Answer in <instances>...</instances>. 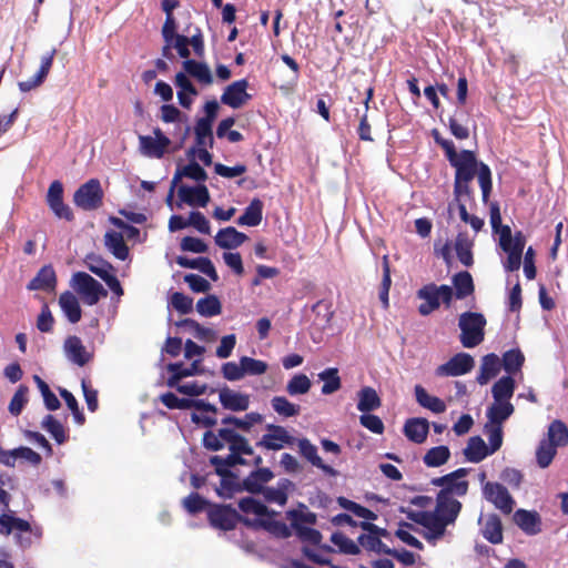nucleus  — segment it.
<instances>
[{
    "label": "nucleus",
    "mask_w": 568,
    "mask_h": 568,
    "mask_svg": "<svg viewBox=\"0 0 568 568\" xmlns=\"http://www.w3.org/2000/svg\"><path fill=\"white\" fill-rule=\"evenodd\" d=\"M273 477L274 474L270 468H257L243 479L242 487L251 494H260L265 488L264 484L268 483Z\"/></svg>",
    "instance_id": "bb28decb"
},
{
    "label": "nucleus",
    "mask_w": 568,
    "mask_h": 568,
    "mask_svg": "<svg viewBox=\"0 0 568 568\" xmlns=\"http://www.w3.org/2000/svg\"><path fill=\"white\" fill-rule=\"evenodd\" d=\"M415 396L417 403L422 407L427 408L433 413L440 414L446 410L445 402L439 397L429 395L427 390L420 385L415 386Z\"/></svg>",
    "instance_id": "a19ab883"
},
{
    "label": "nucleus",
    "mask_w": 568,
    "mask_h": 568,
    "mask_svg": "<svg viewBox=\"0 0 568 568\" xmlns=\"http://www.w3.org/2000/svg\"><path fill=\"white\" fill-rule=\"evenodd\" d=\"M57 287V274L52 265L42 266L36 276L28 283L29 291H44L51 293Z\"/></svg>",
    "instance_id": "aec40b11"
},
{
    "label": "nucleus",
    "mask_w": 568,
    "mask_h": 568,
    "mask_svg": "<svg viewBox=\"0 0 568 568\" xmlns=\"http://www.w3.org/2000/svg\"><path fill=\"white\" fill-rule=\"evenodd\" d=\"M247 235L237 231L233 226L220 230L215 236V243L221 248H236L247 241Z\"/></svg>",
    "instance_id": "7c9ffc66"
},
{
    "label": "nucleus",
    "mask_w": 568,
    "mask_h": 568,
    "mask_svg": "<svg viewBox=\"0 0 568 568\" xmlns=\"http://www.w3.org/2000/svg\"><path fill=\"white\" fill-rule=\"evenodd\" d=\"M486 317L477 312H464L459 315V341L466 348H474L485 338Z\"/></svg>",
    "instance_id": "39448f33"
},
{
    "label": "nucleus",
    "mask_w": 568,
    "mask_h": 568,
    "mask_svg": "<svg viewBox=\"0 0 568 568\" xmlns=\"http://www.w3.org/2000/svg\"><path fill=\"white\" fill-rule=\"evenodd\" d=\"M154 136L140 135L139 146L143 155L148 158L162 159L171 145V140L160 128L153 129Z\"/></svg>",
    "instance_id": "9b49d317"
},
{
    "label": "nucleus",
    "mask_w": 568,
    "mask_h": 568,
    "mask_svg": "<svg viewBox=\"0 0 568 568\" xmlns=\"http://www.w3.org/2000/svg\"><path fill=\"white\" fill-rule=\"evenodd\" d=\"M513 520L526 535L534 536L541 531V518L535 510L518 509Z\"/></svg>",
    "instance_id": "6ab92c4d"
},
{
    "label": "nucleus",
    "mask_w": 568,
    "mask_h": 568,
    "mask_svg": "<svg viewBox=\"0 0 568 568\" xmlns=\"http://www.w3.org/2000/svg\"><path fill=\"white\" fill-rule=\"evenodd\" d=\"M220 402L225 409L233 412H244L250 406V397L246 394H241L224 387L220 390Z\"/></svg>",
    "instance_id": "a878e982"
},
{
    "label": "nucleus",
    "mask_w": 568,
    "mask_h": 568,
    "mask_svg": "<svg viewBox=\"0 0 568 568\" xmlns=\"http://www.w3.org/2000/svg\"><path fill=\"white\" fill-rule=\"evenodd\" d=\"M515 408L510 402H495L487 408L486 416L487 424L503 426L514 413Z\"/></svg>",
    "instance_id": "c9c22d12"
},
{
    "label": "nucleus",
    "mask_w": 568,
    "mask_h": 568,
    "mask_svg": "<svg viewBox=\"0 0 568 568\" xmlns=\"http://www.w3.org/2000/svg\"><path fill=\"white\" fill-rule=\"evenodd\" d=\"M41 426L59 445L65 443L69 438L68 430L53 415H47Z\"/></svg>",
    "instance_id": "8fccbe9b"
},
{
    "label": "nucleus",
    "mask_w": 568,
    "mask_h": 568,
    "mask_svg": "<svg viewBox=\"0 0 568 568\" xmlns=\"http://www.w3.org/2000/svg\"><path fill=\"white\" fill-rule=\"evenodd\" d=\"M246 517L241 516L231 505L212 504L207 509L210 525L223 531L233 530L239 523L244 524Z\"/></svg>",
    "instance_id": "1a4fd4ad"
},
{
    "label": "nucleus",
    "mask_w": 568,
    "mask_h": 568,
    "mask_svg": "<svg viewBox=\"0 0 568 568\" xmlns=\"http://www.w3.org/2000/svg\"><path fill=\"white\" fill-rule=\"evenodd\" d=\"M462 508L463 505L457 498L447 497L444 494L436 495V506L432 513L437 518L440 538L445 535L447 526L455 524Z\"/></svg>",
    "instance_id": "0eeeda50"
},
{
    "label": "nucleus",
    "mask_w": 568,
    "mask_h": 568,
    "mask_svg": "<svg viewBox=\"0 0 568 568\" xmlns=\"http://www.w3.org/2000/svg\"><path fill=\"white\" fill-rule=\"evenodd\" d=\"M318 378L324 382L322 386V394L331 395L342 387V381L338 374V368L329 367L318 374Z\"/></svg>",
    "instance_id": "09e8293b"
},
{
    "label": "nucleus",
    "mask_w": 568,
    "mask_h": 568,
    "mask_svg": "<svg viewBox=\"0 0 568 568\" xmlns=\"http://www.w3.org/2000/svg\"><path fill=\"white\" fill-rule=\"evenodd\" d=\"M182 505L185 510L192 515L199 514L203 510H206L212 506L204 497H202L197 493H191L182 500Z\"/></svg>",
    "instance_id": "69168bd1"
},
{
    "label": "nucleus",
    "mask_w": 568,
    "mask_h": 568,
    "mask_svg": "<svg viewBox=\"0 0 568 568\" xmlns=\"http://www.w3.org/2000/svg\"><path fill=\"white\" fill-rule=\"evenodd\" d=\"M242 366L243 376L245 375H263L267 371V364L264 361L255 359L248 356H242L240 358Z\"/></svg>",
    "instance_id": "338daca9"
},
{
    "label": "nucleus",
    "mask_w": 568,
    "mask_h": 568,
    "mask_svg": "<svg viewBox=\"0 0 568 568\" xmlns=\"http://www.w3.org/2000/svg\"><path fill=\"white\" fill-rule=\"evenodd\" d=\"M331 541L337 546L343 554L358 555L361 552L359 546L339 531L332 534Z\"/></svg>",
    "instance_id": "774afa93"
},
{
    "label": "nucleus",
    "mask_w": 568,
    "mask_h": 568,
    "mask_svg": "<svg viewBox=\"0 0 568 568\" xmlns=\"http://www.w3.org/2000/svg\"><path fill=\"white\" fill-rule=\"evenodd\" d=\"M247 88L248 81L246 79L232 82L224 89L221 95V102L232 109L242 108L252 99V95L247 93Z\"/></svg>",
    "instance_id": "4468645a"
},
{
    "label": "nucleus",
    "mask_w": 568,
    "mask_h": 568,
    "mask_svg": "<svg viewBox=\"0 0 568 568\" xmlns=\"http://www.w3.org/2000/svg\"><path fill=\"white\" fill-rule=\"evenodd\" d=\"M469 468H458L449 474L440 477H435L430 480L433 486L439 487L437 494L447 497L459 498L467 495L469 489V481L465 477L469 474Z\"/></svg>",
    "instance_id": "423d86ee"
},
{
    "label": "nucleus",
    "mask_w": 568,
    "mask_h": 568,
    "mask_svg": "<svg viewBox=\"0 0 568 568\" xmlns=\"http://www.w3.org/2000/svg\"><path fill=\"white\" fill-rule=\"evenodd\" d=\"M181 202L187 205L205 207L210 201V193L204 184L196 186L181 185L178 191Z\"/></svg>",
    "instance_id": "412c9836"
},
{
    "label": "nucleus",
    "mask_w": 568,
    "mask_h": 568,
    "mask_svg": "<svg viewBox=\"0 0 568 568\" xmlns=\"http://www.w3.org/2000/svg\"><path fill=\"white\" fill-rule=\"evenodd\" d=\"M239 508L244 514H253L258 517L274 516L275 511L270 510L263 503L253 497H244L239 501Z\"/></svg>",
    "instance_id": "864d4df0"
},
{
    "label": "nucleus",
    "mask_w": 568,
    "mask_h": 568,
    "mask_svg": "<svg viewBox=\"0 0 568 568\" xmlns=\"http://www.w3.org/2000/svg\"><path fill=\"white\" fill-rule=\"evenodd\" d=\"M547 436L548 438L546 440L554 444L556 447L568 445V427L560 419H555L550 423Z\"/></svg>",
    "instance_id": "de8ad7c7"
},
{
    "label": "nucleus",
    "mask_w": 568,
    "mask_h": 568,
    "mask_svg": "<svg viewBox=\"0 0 568 568\" xmlns=\"http://www.w3.org/2000/svg\"><path fill=\"white\" fill-rule=\"evenodd\" d=\"M475 366L474 357L468 353H457L446 363L436 368V375L439 377L460 376L469 373Z\"/></svg>",
    "instance_id": "f8f14e48"
},
{
    "label": "nucleus",
    "mask_w": 568,
    "mask_h": 568,
    "mask_svg": "<svg viewBox=\"0 0 568 568\" xmlns=\"http://www.w3.org/2000/svg\"><path fill=\"white\" fill-rule=\"evenodd\" d=\"M271 405L275 413L285 418L297 416L301 413V406L290 402L285 396H274Z\"/></svg>",
    "instance_id": "5fc2aeb1"
},
{
    "label": "nucleus",
    "mask_w": 568,
    "mask_h": 568,
    "mask_svg": "<svg viewBox=\"0 0 568 568\" xmlns=\"http://www.w3.org/2000/svg\"><path fill=\"white\" fill-rule=\"evenodd\" d=\"M33 381L36 382L39 390L41 392L45 407L49 410L59 409L61 403L55 396V394L50 389L49 385L38 375L33 376Z\"/></svg>",
    "instance_id": "0e129e2a"
},
{
    "label": "nucleus",
    "mask_w": 568,
    "mask_h": 568,
    "mask_svg": "<svg viewBox=\"0 0 568 568\" xmlns=\"http://www.w3.org/2000/svg\"><path fill=\"white\" fill-rule=\"evenodd\" d=\"M183 69L187 74L195 78L201 84L210 85L213 83V75L209 65L195 60H185Z\"/></svg>",
    "instance_id": "ea45409f"
},
{
    "label": "nucleus",
    "mask_w": 568,
    "mask_h": 568,
    "mask_svg": "<svg viewBox=\"0 0 568 568\" xmlns=\"http://www.w3.org/2000/svg\"><path fill=\"white\" fill-rule=\"evenodd\" d=\"M449 458V448L445 445H440L427 450L423 457V462L427 467H439L446 464Z\"/></svg>",
    "instance_id": "603ef678"
},
{
    "label": "nucleus",
    "mask_w": 568,
    "mask_h": 568,
    "mask_svg": "<svg viewBox=\"0 0 568 568\" xmlns=\"http://www.w3.org/2000/svg\"><path fill=\"white\" fill-rule=\"evenodd\" d=\"M229 444L230 452L239 455H253V448L248 440L231 427H222L217 432L207 430L203 435V445L206 449L217 452Z\"/></svg>",
    "instance_id": "7ed1b4c3"
},
{
    "label": "nucleus",
    "mask_w": 568,
    "mask_h": 568,
    "mask_svg": "<svg viewBox=\"0 0 568 568\" xmlns=\"http://www.w3.org/2000/svg\"><path fill=\"white\" fill-rule=\"evenodd\" d=\"M182 178H189L194 181L203 182L207 179L205 170L195 161H191L182 169H178L172 179L173 186H176Z\"/></svg>",
    "instance_id": "a18cd8bd"
},
{
    "label": "nucleus",
    "mask_w": 568,
    "mask_h": 568,
    "mask_svg": "<svg viewBox=\"0 0 568 568\" xmlns=\"http://www.w3.org/2000/svg\"><path fill=\"white\" fill-rule=\"evenodd\" d=\"M64 352L67 357L78 366H84L88 364L91 358L92 354L87 352L84 345L82 344V341L80 337L73 335L69 336L64 342Z\"/></svg>",
    "instance_id": "b1692460"
},
{
    "label": "nucleus",
    "mask_w": 568,
    "mask_h": 568,
    "mask_svg": "<svg viewBox=\"0 0 568 568\" xmlns=\"http://www.w3.org/2000/svg\"><path fill=\"white\" fill-rule=\"evenodd\" d=\"M515 379L511 376L500 377L491 387L495 402H510L515 392Z\"/></svg>",
    "instance_id": "c03bdc74"
},
{
    "label": "nucleus",
    "mask_w": 568,
    "mask_h": 568,
    "mask_svg": "<svg viewBox=\"0 0 568 568\" xmlns=\"http://www.w3.org/2000/svg\"><path fill=\"white\" fill-rule=\"evenodd\" d=\"M501 368L500 358L495 353H489L481 358L479 373L476 381L479 385H486L496 377Z\"/></svg>",
    "instance_id": "c85d7f7f"
},
{
    "label": "nucleus",
    "mask_w": 568,
    "mask_h": 568,
    "mask_svg": "<svg viewBox=\"0 0 568 568\" xmlns=\"http://www.w3.org/2000/svg\"><path fill=\"white\" fill-rule=\"evenodd\" d=\"M407 518L427 529V532L424 535V537L428 541L440 539L437 527V518L433 515L432 511H409L407 514Z\"/></svg>",
    "instance_id": "393cba45"
},
{
    "label": "nucleus",
    "mask_w": 568,
    "mask_h": 568,
    "mask_svg": "<svg viewBox=\"0 0 568 568\" xmlns=\"http://www.w3.org/2000/svg\"><path fill=\"white\" fill-rule=\"evenodd\" d=\"M501 366L509 374L519 372L525 363V356L519 348H513L504 353Z\"/></svg>",
    "instance_id": "3c124183"
},
{
    "label": "nucleus",
    "mask_w": 568,
    "mask_h": 568,
    "mask_svg": "<svg viewBox=\"0 0 568 568\" xmlns=\"http://www.w3.org/2000/svg\"><path fill=\"white\" fill-rule=\"evenodd\" d=\"M357 409L362 413H368L375 410L382 406V399L377 392L371 387H363L358 394Z\"/></svg>",
    "instance_id": "79ce46f5"
},
{
    "label": "nucleus",
    "mask_w": 568,
    "mask_h": 568,
    "mask_svg": "<svg viewBox=\"0 0 568 568\" xmlns=\"http://www.w3.org/2000/svg\"><path fill=\"white\" fill-rule=\"evenodd\" d=\"M490 454L491 452L480 436L470 437L464 449L465 458L470 463H479Z\"/></svg>",
    "instance_id": "4c0bfd02"
},
{
    "label": "nucleus",
    "mask_w": 568,
    "mask_h": 568,
    "mask_svg": "<svg viewBox=\"0 0 568 568\" xmlns=\"http://www.w3.org/2000/svg\"><path fill=\"white\" fill-rule=\"evenodd\" d=\"M357 541L367 551L385 555L390 552V548L371 532L359 535Z\"/></svg>",
    "instance_id": "052dcab7"
},
{
    "label": "nucleus",
    "mask_w": 568,
    "mask_h": 568,
    "mask_svg": "<svg viewBox=\"0 0 568 568\" xmlns=\"http://www.w3.org/2000/svg\"><path fill=\"white\" fill-rule=\"evenodd\" d=\"M476 175L481 189L483 201L487 203L493 189L491 171L487 164L480 163L478 168L471 169L469 179L462 182L459 187L456 186V178L454 179V202L457 204L460 220L465 223L473 216L467 212L466 203L475 201L470 183Z\"/></svg>",
    "instance_id": "f257e3e1"
},
{
    "label": "nucleus",
    "mask_w": 568,
    "mask_h": 568,
    "mask_svg": "<svg viewBox=\"0 0 568 568\" xmlns=\"http://www.w3.org/2000/svg\"><path fill=\"white\" fill-rule=\"evenodd\" d=\"M434 141L439 145L453 168H455L456 174V186L459 187L462 182H466L469 179L471 169L478 168L481 162L477 161L476 154L470 150H463L457 153L453 141L444 139L438 130L432 132Z\"/></svg>",
    "instance_id": "f03ea898"
},
{
    "label": "nucleus",
    "mask_w": 568,
    "mask_h": 568,
    "mask_svg": "<svg viewBox=\"0 0 568 568\" xmlns=\"http://www.w3.org/2000/svg\"><path fill=\"white\" fill-rule=\"evenodd\" d=\"M55 53L57 50L52 49L50 52L43 55L41 58V63L38 72L32 78L24 81H20L18 83V87L22 92H29L33 89H37L44 82L52 68Z\"/></svg>",
    "instance_id": "f3484780"
},
{
    "label": "nucleus",
    "mask_w": 568,
    "mask_h": 568,
    "mask_svg": "<svg viewBox=\"0 0 568 568\" xmlns=\"http://www.w3.org/2000/svg\"><path fill=\"white\" fill-rule=\"evenodd\" d=\"M294 487L292 480L282 478L277 481L276 487H265L262 493L266 501L284 506L288 499V491L293 490Z\"/></svg>",
    "instance_id": "cd10ccee"
},
{
    "label": "nucleus",
    "mask_w": 568,
    "mask_h": 568,
    "mask_svg": "<svg viewBox=\"0 0 568 568\" xmlns=\"http://www.w3.org/2000/svg\"><path fill=\"white\" fill-rule=\"evenodd\" d=\"M196 311L202 316L212 317L221 314L222 305L217 296L207 295L197 301Z\"/></svg>",
    "instance_id": "6e6d98bb"
},
{
    "label": "nucleus",
    "mask_w": 568,
    "mask_h": 568,
    "mask_svg": "<svg viewBox=\"0 0 568 568\" xmlns=\"http://www.w3.org/2000/svg\"><path fill=\"white\" fill-rule=\"evenodd\" d=\"M483 537L490 544L498 545L504 540L503 524L498 515L489 514L481 529Z\"/></svg>",
    "instance_id": "e433bc0d"
},
{
    "label": "nucleus",
    "mask_w": 568,
    "mask_h": 568,
    "mask_svg": "<svg viewBox=\"0 0 568 568\" xmlns=\"http://www.w3.org/2000/svg\"><path fill=\"white\" fill-rule=\"evenodd\" d=\"M272 517L273 516H267V518L244 519V525L255 529L262 528L277 538L285 539L291 537V528L284 521L275 520Z\"/></svg>",
    "instance_id": "a211bd4d"
},
{
    "label": "nucleus",
    "mask_w": 568,
    "mask_h": 568,
    "mask_svg": "<svg viewBox=\"0 0 568 568\" xmlns=\"http://www.w3.org/2000/svg\"><path fill=\"white\" fill-rule=\"evenodd\" d=\"M103 195L100 181L90 179L74 192L73 202L84 211H93L103 204Z\"/></svg>",
    "instance_id": "9d476101"
},
{
    "label": "nucleus",
    "mask_w": 568,
    "mask_h": 568,
    "mask_svg": "<svg viewBox=\"0 0 568 568\" xmlns=\"http://www.w3.org/2000/svg\"><path fill=\"white\" fill-rule=\"evenodd\" d=\"M557 454V447L547 442L546 439L540 440L536 450V460L540 468H547L554 460Z\"/></svg>",
    "instance_id": "bf43d9fd"
},
{
    "label": "nucleus",
    "mask_w": 568,
    "mask_h": 568,
    "mask_svg": "<svg viewBox=\"0 0 568 568\" xmlns=\"http://www.w3.org/2000/svg\"><path fill=\"white\" fill-rule=\"evenodd\" d=\"M416 296L423 301L418 306V313L422 316H427L438 310L442 302L446 307H449L454 298V291L453 287L446 284L436 285L435 283H429L422 286L416 292Z\"/></svg>",
    "instance_id": "20e7f679"
},
{
    "label": "nucleus",
    "mask_w": 568,
    "mask_h": 568,
    "mask_svg": "<svg viewBox=\"0 0 568 568\" xmlns=\"http://www.w3.org/2000/svg\"><path fill=\"white\" fill-rule=\"evenodd\" d=\"M47 203L58 219L72 221V210L63 202V185L60 181H53L48 190Z\"/></svg>",
    "instance_id": "2eb2a0df"
},
{
    "label": "nucleus",
    "mask_w": 568,
    "mask_h": 568,
    "mask_svg": "<svg viewBox=\"0 0 568 568\" xmlns=\"http://www.w3.org/2000/svg\"><path fill=\"white\" fill-rule=\"evenodd\" d=\"M72 286L81 295L87 305H95L101 297L108 295L106 290L85 272H77L72 276Z\"/></svg>",
    "instance_id": "6e6552de"
},
{
    "label": "nucleus",
    "mask_w": 568,
    "mask_h": 568,
    "mask_svg": "<svg viewBox=\"0 0 568 568\" xmlns=\"http://www.w3.org/2000/svg\"><path fill=\"white\" fill-rule=\"evenodd\" d=\"M454 285V297L464 300L471 296L475 292V284L471 274L468 271H460L452 277Z\"/></svg>",
    "instance_id": "f704fd0d"
},
{
    "label": "nucleus",
    "mask_w": 568,
    "mask_h": 568,
    "mask_svg": "<svg viewBox=\"0 0 568 568\" xmlns=\"http://www.w3.org/2000/svg\"><path fill=\"white\" fill-rule=\"evenodd\" d=\"M483 491L485 498L504 514L508 515L513 511L515 500L504 485L488 481L485 484Z\"/></svg>",
    "instance_id": "ddd939ff"
},
{
    "label": "nucleus",
    "mask_w": 568,
    "mask_h": 568,
    "mask_svg": "<svg viewBox=\"0 0 568 568\" xmlns=\"http://www.w3.org/2000/svg\"><path fill=\"white\" fill-rule=\"evenodd\" d=\"M263 202L255 197L245 207L244 213L237 219L239 225L257 226L263 220Z\"/></svg>",
    "instance_id": "58836bf2"
},
{
    "label": "nucleus",
    "mask_w": 568,
    "mask_h": 568,
    "mask_svg": "<svg viewBox=\"0 0 568 568\" xmlns=\"http://www.w3.org/2000/svg\"><path fill=\"white\" fill-rule=\"evenodd\" d=\"M178 327H187L193 333L194 336L201 341H212L215 338V332L211 328L202 326L193 318H184L175 323Z\"/></svg>",
    "instance_id": "4d7b16f0"
},
{
    "label": "nucleus",
    "mask_w": 568,
    "mask_h": 568,
    "mask_svg": "<svg viewBox=\"0 0 568 568\" xmlns=\"http://www.w3.org/2000/svg\"><path fill=\"white\" fill-rule=\"evenodd\" d=\"M194 134L197 146L209 145V148H213L214 138L211 123L197 120L194 126Z\"/></svg>",
    "instance_id": "e2e57ef3"
},
{
    "label": "nucleus",
    "mask_w": 568,
    "mask_h": 568,
    "mask_svg": "<svg viewBox=\"0 0 568 568\" xmlns=\"http://www.w3.org/2000/svg\"><path fill=\"white\" fill-rule=\"evenodd\" d=\"M59 305L70 323L75 324L80 322L82 310L79 300L72 292L65 291L61 293L59 296Z\"/></svg>",
    "instance_id": "473e14b6"
},
{
    "label": "nucleus",
    "mask_w": 568,
    "mask_h": 568,
    "mask_svg": "<svg viewBox=\"0 0 568 568\" xmlns=\"http://www.w3.org/2000/svg\"><path fill=\"white\" fill-rule=\"evenodd\" d=\"M429 423L425 418H409L404 425L405 436L413 443L422 444L426 440Z\"/></svg>",
    "instance_id": "2f4dec72"
},
{
    "label": "nucleus",
    "mask_w": 568,
    "mask_h": 568,
    "mask_svg": "<svg viewBox=\"0 0 568 568\" xmlns=\"http://www.w3.org/2000/svg\"><path fill=\"white\" fill-rule=\"evenodd\" d=\"M298 448L301 455L313 466L323 470L325 475L331 477L338 476V471L323 462V459L317 454L316 446L313 445L307 438H302L298 440Z\"/></svg>",
    "instance_id": "4be33fe9"
},
{
    "label": "nucleus",
    "mask_w": 568,
    "mask_h": 568,
    "mask_svg": "<svg viewBox=\"0 0 568 568\" xmlns=\"http://www.w3.org/2000/svg\"><path fill=\"white\" fill-rule=\"evenodd\" d=\"M312 387L311 379L305 374L294 375L286 384V392L291 396L304 395Z\"/></svg>",
    "instance_id": "680f3d73"
},
{
    "label": "nucleus",
    "mask_w": 568,
    "mask_h": 568,
    "mask_svg": "<svg viewBox=\"0 0 568 568\" xmlns=\"http://www.w3.org/2000/svg\"><path fill=\"white\" fill-rule=\"evenodd\" d=\"M266 429L268 433L264 434L256 443L257 447H263L268 450H280L284 445H291L294 440L283 426L270 424L266 426Z\"/></svg>",
    "instance_id": "dca6fc26"
},
{
    "label": "nucleus",
    "mask_w": 568,
    "mask_h": 568,
    "mask_svg": "<svg viewBox=\"0 0 568 568\" xmlns=\"http://www.w3.org/2000/svg\"><path fill=\"white\" fill-rule=\"evenodd\" d=\"M471 247L473 242L468 239L467 234L458 233L455 239L454 248L460 263L467 267L474 264Z\"/></svg>",
    "instance_id": "37998d69"
},
{
    "label": "nucleus",
    "mask_w": 568,
    "mask_h": 568,
    "mask_svg": "<svg viewBox=\"0 0 568 568\" xmlns=\"http://www.w3.org/2000/svg\"><path fill=\"white\" fill-rule=\"evenodd\" d=\"M87 266L103 281L114 272L113 265L100 256H88Z\"/></svg>",
    "instance_id": "13d9d810"
},
{
    "label": "nucleus",
    "mask_w": 568,
    "mask_h": 568,
    "mask_svg": "<svg viewBox=\"0 0 568 568\" xmlns=\"http://www.w3.org/2000/svg\"><path fill=\"white\" fill-rule=\"evenodd\" d=\"M166 369L171 375L166 381L169 387L178 386L181 379L203 373L201 367V361L195 359L189 367H185L183 363H170Z\"/></svg>",
    "instance_id": "5701e85b"
},
{
    "label": "nucleus",
    "mask_w": 568,
    "mask_h": 568,
    "mask_svg": "<svg viewBox=\"0 0 568 568\" xmlns=\"http://www.w3.org/2000/svg\"><path fill=\"white\" fill-rule=\"evenodd\" d=\"M106 248L120 261H125L130 255L129 246L124 241V235L120 232L108 231L104 235Z\"/></svg>",
    "instance_id": "72a5a7b5"
},
{
    "label": "nucleus",
    "mask_w": 568,
    "mask_h": 568,
    "mask_svg": "<svg viewBox=\"0 0 568 568\" xmlns=\"http://www.w3.org/2000/svg\"><path fill=\"white\" fill-rule=\"evenodd\" d=\"M176 263L181 267L199 270L214 282L219 280L214 264L209 257L189 258L186 256H178Z\"/></svg>",
    "instance_id": "c756f323"
},
{
    "label": "nucleus",
    "mask_w": 568,
    "mask_h": 568,
    "mask_svg": "<svg viewBox=\"0 0 568 568\" xmlns=\"http://www.w3.org/2000/svg\"><path fill=\"white\" fill-rule=\"evenodd\" d=\"M263 422V416L260 413H248L243 418H239L235 416H226L222 419V425L224 427H229L230 425L233 426V428H239L244 432H248L251 427L255 424H261Z\"/></svg>",
    "instance_id": "49530a36"
}]
</instances>
